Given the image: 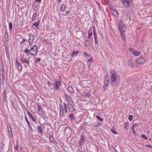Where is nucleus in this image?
I'll list each match as a JSON object with an SVG mask.
<instances>
[{
    "instance_id": "a878e982",
    "label": "nucleus",
    "mask_w": 152,
    "mask_h": 152,
    "mask_svg": "<svg viewBox=\"0 0 152 152\" xmlns=\"http://www.w3.org/2000/svg\"><path fill=\"white\" fill-rule=\"evenodd\" d=\"M64 104V111L66 113H67V106L66 104L64 102L63 103Z\"/></svg>"
},
{
    "instance_id": "8fccbe9b",
    "label": "nucleus",
    "mask_w": 152,
    "mask_h": 152,
    "mask_svg": "<svg viewBox=\"0 0 152 152\" xmlns=\"http://www.w3.org/2000/svg\"><path fill=\"white\" fill-rule=\"evenodd\" d=\"M33 25L34 26H35L37 27V26H38L39 25V24H38V23H35V22L34 23H33Z\"/></svg>"
},
{
    "instance_id": "423d86ee",
    "label": "nucleus",
    "mask_w": 152,
    "mask_h": 152,
    "mask_svg": "<svg viewBox=\"0 0 152 152\" xmlns=\"http://www.w3.org/2000/svg\"><path fill=\"white\" fill-rule=\"evenodd\" d=\"M34 39V37L32 34H30L29 35V40L28 41L29 45L32 44L33 41Z\"/></svg>"
},
{
    "instance_id": "dca6fc26",
    "label": "nucleus",
    "mask_w": 152,
    "mask_h": 152,
    "mask_svg": "<svg viewBox=\"0 0 152 152\" xmlns=\"http://www.w3.org/2000/svg\"><path fill=\"white\" fill-rule=\"evenodd\" d=\"M27 114L29 116V118H30L31 119L32 121L34 122H35L36 121L34 117L31 114L30 112L29 111H28L27 112Z\"/></svg>"
},
{
    "instance_id": "e433bc0d",
    "label": "nucleus",
    "mask_w": 152,
    "mask_h": 152,
    "mask_svg": "<svg viewBox=\"0 0 152 152\" xmlns=\"http://www.w3.org/2000/svg\"><path fill=\"white\" fill-rule=\"evenodd\" d=\"M133 116L132 115H130L128 118L129 120L131 121L133 119Z\"/></svg>"
},
{
    "instance_id": "6e6d98bb",
    "label": "nucleus",
    "mask_w": 152,
    "mask_h": 152,
    "mask_svg": "<svg viewBox=\"0 0 152 152\" xmlns=\"http://www.w3.org/2000/svg\"><path fill=\"white\" fill-rule=\"evenodd\" d=\"M26 41V39H22V41L20 42V43L22 44L23 43L25 42V41Z\"/></svg>"
},
{
    "instance_id": "13d9d810",
    "label": "nucleus",
    "mask_w": 152,
    "mask_h": 152,
    "mask_svg": "<svg viewBox=\"0 0 152 152\" xmlns=\"http://www.w3.org/2000/svg\"><path fill=\"white\" fill-rule=\"evenodd\" d=\"M92 61V58H91L88 60V62H90L91 61Z\"/></svg>"
},
{
    "instance_id": "09e8293b",
    "label": "nucleus",
    "mask_w": 152,
    "mask_h": 152,
    "mask_svg": "<svg viewBox=\"0 0 152 152\" xmlns=\"http://www.w3.org/2000/svg\"><path fill=\"white\" fill-rule=\"evenodd\" d=\"M29 50L28 49H26L24 51V52L25 53H28L29 52Z\"/></svg>"
},
{
    "instance_id": "5701e85b",
    "label": "nucleus",
    "mask_w": 152,
    "mask_h": 152,
    "mask_svg": "<svg viewBox=\"0 0 152 152\" xmlns=\"http://www.w3.org/2000/svg\"><path fill=\"white\" fill-rule=\"evenodd\" d=\"M92 34V30H89L88 32V39H90L91 37V36Z\"/></svg>"
},
{
    "instance_id": "412c9836",
    "label": "nucleus",
    "mask_w": 152,
    "mask_h": 152,
    "mask_svg": "<svg viewBox=\"0 0 152 152\" xmlns=\"http://www.w3.org/2000/svg\"><path fill=\"white\" fill-rule=\"evenodd\" d=\"M140 53L139 52H138L137 51H136L135 50H134V51H132V54H134V55L135 56H137L139 55Z\"/></svg>"
},
{
    "instance_id": "2eb2a0df",
    "label": "nucleus",
    "mask_w": 152,
    "mask_h": 152,
    "mask_svg": "<svg viewBox=\"0 0 152 152\" xmlns=\"http://www.w3.org/2000/svg\"><path fill=\"white\" fill-rule=\"evenodd\" d=\"M25 119H26V121L28 125V128L31 131H33V129H32V126H31V124L30 123V122H29L28 119H27V117H26V116H25Z\"/></svg>"
},
{
    "instance_id": "a211bd4d",
    "label": "nucleus",
    "mask_w": 152,
    "mask_h": 152,
    "mask_svg": "<svg viewBox=\"0 0 152 152\" xmlns=\"http://www.w3.org/2000/svg\"><path fill=\"white\" fill-rule=\"evenodd\" d=\"M69 117L70 118V120L72 121L75 120L76 119L74 114L72 113H71L69 114Z\"/></svg>"
},
{
    "instance_id": "79ce46f5",
    "label": "nucleus",
    "mask_w": 152,
    "mask_h": 152,
    "mask_svg": "<svg viewBox=\"0 0 152 152\" xmlns=\"http://www.w3.org/2000/svg\"><path fill=\"white\" fill-rule=\"evenodd\" d=\"M64 96L66 97V99H67L68 100H69V99H70V97L67 94L65 93L64 94Z\"/></svg>"
},
{
    "instance_id": "393cba45",
    "label": "nucleus",
    "mask_w": 152,
    "mask_h": 152,
    "mask_svg": "<svg viewBox=\"0 0 152 152\" xmlns=\"http://www.w3.org/2000/svg\"><path fill=\"white\" fill-rule=\"evenodd\" d=\"M66 8L65 5L64 4H62L60 10L62 12L65 11Z\"/></svg>"
},
{
    "instance_id": "c03bdc74",
    "label": "nucleus",
    "mask_w": 152,
    "mask_h": 152,
    "mask_svg": "<svg viewBox=\"0 0 152 152\" xmlns=\"http://www.w3.org/2000/svg\"><path fill=\"white\" fill-rule=\"evenodd\" d=\"M83 96L85 97H86V96H87V97L91 96L90 94L88 93H87L85 94V95H84Z\"/></svg>"
},
{
    "instance_id": "ea45409f",
    "label": "nucleus",
    "mask_w": 152,
    "mask_h": 152,
    "mask_svg": "<svg viewBox=\"0 0 152 152\" xmlns=\"http://www.w3.org/2000/svg\"><path fill=\"white\" fill-rule=\"evenodd\" d=\"M19 145H18V143H17V144L16 145L15 147V150L16 151H18L19 149Z\"/></svg>"
},
{
    "instance_id": "69168bd1",
    "label": "nucleus",
    "mask_w": 152,
    "mask_h": 152,
    "mask_svg": "<svg viewBox=\"0 0 152 152\" xmlns=\"http://www.w3.org/2000/svg\"><path fill=\"white\" fill-rule=\"evenodd\" d=\"M94 39H95V40H96V39H97V37H96V36H95L94 35Z\"/></svg>"
},
{
    "instance_id": "de8ad7c7",
    "label": "nucleus",
    "mask_w": 152,
    "mask_h": 152,
    "mask_svg": "<svg viewBox=\"0 0 152 152\" xmlns=\"http://www.w3.org/2000/svg\"><path fill=\"white\" fill-rule=\"evenodd\" d=\"M83 54L84 55H85V56H90V55H88L87 53H86V52H84L83 53Z\"/></svg>"
},
{
    "instance_id": "f257e3e1",
    "label": "nucleus",
    "mask_w": 152,
    "mask_h": 152,
    "mask_svg": "<svg viewBox=\"0 0 152 152\" xmlns=\"http://www.w3.org/2000/svg\"><path fill=\"white\" fill-rule=\"evenodd\" d=\"M118 28L120 33H124L126 30V26L122 22V20H120L118 23Z\"/></svg>"
},
{
    "instance_id": "0eeeda50",
    "label": "nucleus",
    "mask_w": 152,
    "mask_h": 152,
    "mask_svg": "<svg viewBox=\"0 0 152 152\" xmlns=\"http://www.w3.org/2000/svg\"><path fill=\"white\" fill-rule=\"evenodd\" d=\"M7 129L9 132V136L11 137H13V134L12 132V129L11 127L10 126H7Z\"/></svg>"
},
{
    "instance_id": "f3484780",
    "label": "nucleus",
    "mask_w": 152,
    "mask_h": 152,
    "mask_svg": "<svg viewBox=\"0 0 152 152\" xmlns=\"http://www.w3.org/2000/svg\"><path fill=\"white\" fill-rule=\"evenodd\" d=\"M91 41L90 40L87 39L86 40H84V44L85 47H87L89 45V44L91 43Z\"/></svg>"
},
{
    "instance_id": "f8f14e48",
    "label": "nucleus",
    "mask_w": 152,
    "mask_h": 152,
    "mask_svg": "<svg viewBox=\"0 0 152 152\" xmlns=\"http://www.w3.org/2000/svg\"><path fill=\"white\" fill-rule=\"evenodd\" d=\"M6 94V90H4L2 94L3 98V102H6L7 100Z\"/></svg>"
},
{
    "instance_id": "2f4dec72",
    "label": "nucleus",
    "mask_w": 152,
    "mask_h": 152,
    "mask_svg": "<svg viewBox=\"0 0 152 152\" xmlns=\"http://www.w3.org/2000/svg\"><path fill=\"white\" fill-rule=\"evenodd\" d=\"M37 13H34L33 15V16L32 17V19L33 20H34L37 17Z\"/></svg>"
},
{
    "instance_id": "6e6552de",
    "label": "nucleus",
    "mask_w": 152,
    "mask_h": 152,
    "mask_svg": "<svg viewBox=\"0 0 152 152\" xmlns=\"http://www.w3.org/2000/svg\"><path fill=\"white\" fill-rule=\"evenodd\" d=\"M136 62L138 64H142L145 62V60L143 57H140L136 60Z\"/></svg>"
},
{
    "instance_id": "0e129e2a",
    "label": "nucleus",
    "mask_w": 152,
    "mask_h": 152,
    "mask_svg": "<svg viewBox=\"0 0 152 152\" xmlns=\"http://www.w3.org/2000/svg\"><path fill=\"white\" fill-rule=\"evenodd\" d=\"M133 132V133L134 135H135V134H136V132H135V131H134L133 132Z\"/></svg>"
},
{
    "instance_id": "473e14b6",
    "label": "nucleus",
    "mask_w": 152,
    "mask_h": 152,
    "mask_svg": "<svg viewBox=\"0 0 152 152\" xmlns=\"http://www.w3.org/2000/svg\"><path fill=\"white\" fill-rule=\"evenodd\" d=\"M124 33H121V35L122 36V38H123V39L124 41H126V38L125 37V35L123 34Z\"/></svg>"
},
{
    "instance_id": "cd10ccee",
    "label": "nucleus",
    "mask_w": 152,
    "mask_h": 152,
    "mask_svg": "<svg viewBox=\"0 0 152 152\" xmlns=\"http://www.w3.org/2000/svg\"><path fill=\"white\" fill-rule=\"evenodd\" d=\"M79 52L78 51H77L75 52L74 50H73L72 51V53L71 55V56L72 57H73L74 55H76Z\"/></svg>"
},
{
    "instance_id": "bb28decb",
    "label": "nucleus",
    "mask_w": 152,
    "mask_h": 152,
    "mask_svg": "<svg viewBox=\"0 0 152 152\" xmlns=\"http://www.w3.org/2000/svg\"><path fill=\"white\" fill-rule=\"evenodd\" d=\"M84 141L80 139L78 142L79 145L80 147H81L83 145Z\"/></svg>"
},
{
    "instance_id": "72a5a7b5",
    "label": "nucleus",
    "mask_w": 152,
    "mask_h": 152,
    "mask_svg": "<svg viewBox=\"0 0 152 152\" xmlns=\"http://www.w3.org/2000/svg\"><path fill=\"white\" fill-rule=\"evenodd\" d=\"M9 30L10 31H11L12 29V25L11 22H10L9 24Z\"/></svg>"
},
{
    "instance_id": "1a4fd4ad",
    "label": "nucleus",
    "mask_w": 152,
    "mask_h": 152,
    "mask_svg": "<svg viewBox=\"0 0 152 152\" xmlns=\"http://www.w3.org/2000/svg\"><path fill=\"white\" fill-rule=\"evenodd\" d=\"M122 4L126 7H129L130 5V3L128 0L123 1Z\"/></svg>"
},
{
    "instance_id": "c9c22d12",
    "label": "nucleus",
    "mask_w": 152,
    "mask_h": 152,
    "mask_svg": "<svg viewBox=\"0 0 152 152\" xmlns=\"http://www.w3.org/2000/svg\"><path fill=\"white\" fill-rule=\"evenodd\" d=\"M55 85L59 86L61 85V82L60 81H57L56 82V83L55 84H54Z\"/></svg>"
},
{
    "instance_id": "5fc2aeb1",
    "label": "nucleus",
    "mask_w": 152,
    "mask_h": 152,
    "mask_svg": "<svg viewBox=\"0 0 152 152\" xmlns=\"http://www.w3.org/2000/svg\"><path fill=\"white\" fill-rule=\"evenodd\" d=\"M132 126H133V127H135L138 126V125L136 124H134Z\"/></svg>"
},
{
    "instance_id": "c85d7f7f",
    "label": "nucleus",
    "mask_w": 152,
    "mask_h": 152,
    "mask_svg": "<svg viewBox=\"0 0 152 152\" xmlns=\"http://www.w3.org/2000/svg\"><path fill=\"white\" fill-rule=\"evenodd\" d=\"M86 137L84 135H83L82 134H81L80 135V140H83L84 141L85 140Z\"/></svg>"
},
{
    "instance_id": "ddd939ff",
    "label": "nucleus",
    "mask_w": 152,
    "mask_h": 152,
    "mask_svg": "<svg viewBox=\"0 0 152 152\" xmlns=\"http://www.w3.org/2000/svg\"><path fill=\"white\" fill-rule=\"evenodd\" d=\"M109 79H107V80L106 79H105L104 80V90H105L106 89H107V88L108 86V84L109 83Z\"/></svg>"
},
{
    "instance_id": "774afa93",
    "label": "nucleus",
    "mask_w": 152,
    "mask_h": 152,
    "mask_svg": "<svg viewBox=\"0 0 152 152\" xmlns=\"http://www.w3.org/2000/svg\"><path fill=\"white\" fill-rule=\"evenodd\" d=\"M110 10L112 12V11H113V10H114V9H113V8H112L111 7H110Z\"/></svg>"
},
{
    "instance_id": "20e7f679",
    "label": "nucleus",
    "mask_w": 152,
    "mask_h": 152,
    "mask_svg": "<svg viewBox=\"0 0 152 152\" xmlns=\"http://www.w3.org/2000/svg\"><path fill=\"white\" fill-rule=\"evenodd\" d=\"M15 66L17 69L19 71H21L22 69V65L19 62V60L17 58H16V60Z\"/></svg>"
},
{
    "instance_id": "49530a36",
    "label": "nucleus",
    "mask_w": 152,
    "mask_h": 152,
    "mask_svg": "<svg viewBox=\"0 0 152 152\" xmlns=\"http://www.w3.org/2000/svg\"><path fill=\"white\" fill-rule=\"evenodd\" d=\"M4 147V144L2 143H0V148H3Z\"/></svg>"
},
{
    "instance_id": "7c9ffc66",
    "label": "nucleus",
    "mask_w": 152,
    "mask_h": 152,
    "mask_svg": "<svg viewBox=\"0 0 152 152\" xmlns=\"http://www.w3.org/2000/svg\"><path fill=\"white\" fill-rule=\"evenodd\" d=\"M128 64L131 67L133 66V63L132 60H129L128 61Z\"/></svg>"
},
{
    "instance_id": "c756f323",
    "label": "nucleus",
    "mask_w": 152,
    "mask_h": 152,
    "mask_svg": "<svg viewBox=\"0 0 152 152\" xmlns=\"http://www.w3.org/2000/svg\"><path fill=\"white\" fill-rule=\"evenodd\" d=\"M5 51L6 52V54L7 56H9V47H6L5 48Z\"/></svg>"
},
{
    "instance_id": "a19ab883",
    "label": "nucleus",
    "mask_w": 152,
    "mask_h": 152,
    "mask_svg": "<svg viewBox=\"0 0 152 152\" xmlns=\"http://www.w3.org/2000/svg\"><path fill=\"white\" fill-rule=\"evenodd\" d=\"M96 118H98L100 121H103V119L99 117L98 115H97L96 116Z\"/></svg>"
},
{
    "instance_id": "f704fd0d",
    "label": "nucleus",
    "mask_w": 152,
    "mask_h": 152,
    "mask_svg": "<svg viewBox=\"0 0 152 152\" xmlns=\"http://www.w3.org/2000/svg\"><path fill=\"white\" fill-rule=\"evenodd\" d=\"M53 86L52 87H54L56 90H58L59 89L58 86L54 84H52Z\"/></svg>"
},
{
    "instance_id": "37998d69",
    "label": "nucleus",
    "mask_w": 152,
    "mask_h": 152,
    "mask_svg": "<svg viewBox=\"0 0 152 152\" xmlns=\"http://www.w3.org/2000/svg\"><path fill=\"white\" fill-rule=\"evenodd\" d=\"M40 61V59L39 58H36L35 60V63H37L38 62H39Z\"/></svg>"
},
{
    "instance_id": "39448f33",
    "label": "nucleus",
    "mask_w": 152,
    "mask_h": 152,
    "mask_svg": "<svg viewBox=\"0 0 152 152\" xmlns=\"http://www.w3.org/2000/svg\"><path fill=\"white\" fill-rule=\"evenodd\" d=\"M67 106L68 110L69 112L72 113L75 112V109L72 105L69 104H67Z\"/></svg>"
},
{
    "instance_id": "aec40b11",
    "label": "nucleus",
    "mask_w": 152,
    "mask_h": 152,
    "mask_svg": "<svg viewBox=\"0 0 152 152\" xmlns=\"http://www.w3.org/2000/svg\"><path fill=\"white\" fill-rule=\"evenodd\" d=\"M31 48L32 50H35L36 51L35 53L36 54L35 56H36L38 52V50L37 46L36 45H34L33 46V47Z\"/></svg>"
},
{
    "instance_id": "6ab92c4d",
    "label": "nucleus",
    "mask_w": 152,
    "mask_h": 152,
    "mask_svg": "<svg viewBox=\"0 0 152 152\" xmlns=\"http://www.w3.org/2000/svg\"><path fill=\"white\" fill-rule=\"evenodd\" d=\"M1 77H2V81L1 82H0V83L2 84H3L4 83V81L5 80V78L4 77V72H2L1 74Z\"/></svg>"
},
{
    "instance_id": "4c0bfd02",
    "label": "nucleus",
    "mask_w": 152,
    "mask_h": 152,
    "mask_svg": "<svg viewBox=\"0 0 152 152\" xmlns=\"http://www.w3.org/2000/svg\"><path fill=\"white\" fill-rule=\"evenodd\" d=\"M110 131L114 134H117V132L115 131L113 129H111Z\"/></svg>"
},
{
    "instance_id": "58836bf2",
    "label": "nucleus",
    "mask_w": 152,
    "mask_h": 152,
    "mask_svg": "<svg viewBox=\"0 0 152 152\" xmlns=\"http://www.w3.org/2000/svg\"><path fill=\"white\" fill-rule=\"evenodd\" d=\"M141 137L144 139L145 140L148 139V137L147 136L144 134H142L141 135Z\"/></svg>"
},
{
    "instance_id": "4468645a",
    "label": "nucleus",
    "mask_w": 152,
    "mask_h": 152,
    "mask_svg": "<svg viewBox=\"0 0 152 152\" xmlns=\"http://www.w3.org/2000/svg\"><path fill=\"white\" fill-rule=\"evenodd\" d=\"M37 113L38 114L41 115L43 113V110L41 106L38 107Z\"/></svg>"
},
{
    "instance_id": "9b49d317",
    "label": "nucleus",
    "mask_w": 152,
    "mask_h": 152,
    "mask_svg": "<svg viewBox=\"0 0 152 152\" xmlns=\"http://www.w3.org/2000/svg\"><path fill=\"white\" fill-rule=\"evenodd\" d=\"M59 109L60 110V115L61 116H64L65 115L63 107L61 106L59 107Z\"/></svg>"
},
{
    "instance_id": "9d476101",
    "label": "nucleus",
    "mask_w": 152,
    "mask_h": 152,
    "mask_svg": "<svg viewBox=\"0 0 152 152\" xmlns=\"http://www.w3.org/2000/svg\"><path fill=\"white\" fill-rule=\"evenodd\" d=\"M40 125L41 126H38L37 127V129L38 134H42V129L41 127L42 126V124H40Z\"/></svg>"
},
{
    "instance_id": "b1692460",
    "label": "nucleus",
    "mask_w": 152,
    "mask_h": 152,
    "mask_svg": "<svg viewBox=\"0 0 152 152\" xmlns=\"http://www.w3.org/2000/svg\"><path fill=\"white\" fill-rule=\"evenodd\" d=\"M112 14L115 17L118 16L119 15L118 12L115 10H113V11H112Z\"/></svg>"
},
{
    "instance_id": "3c124183",
    "label": "nucleus",
    "mask_w": 152,
    "mask_h": 152,
    "mask_svg": "<svg viewBox=\"0 0 152 152\" xmlns=\"http://www.w3.org/2000/svg\"><path fill=\"white\" fill-rule=\"evenodd\" d=\"M5 39L6 40V41H8L9 39H8V35H7V36L6 35H5Z\"/></svg>"
},
{
    "instance_id": "f03ea898",
    "label": "nucleus",
    "mask_w": 152,
    "mask_h": 152,
    "mask_svg": "<svg viewBox=\"0 0 152 152\" xmlns=\"http://www.w3.org/2000/svg\"><path fill=\"white\" fill-rule=\"evenodd\" d=\"M110 72L113 73L111 77V81L113 83H115L117 80L118 73L116 72L113 71V70H111Z\"/></svg>"
},
{
    "instance_id": "603ef678",
    "label": "nucleus",
    "mask_w": 152,
    "mask_h": 152,
    "mask_svg": "<svg viewBox=\"0 0 152 152\" xmlns=\"http://www.w3.org/2000/svg\"><path fill=\"white\" fill-rule=\"evenodd\" d=\"M128 124L127 123V122H126V124H125L124 125V128L126 129L127 127V125H128Z\"/></svg>"
},
{
    "instance_id": "4d7b16f0",
    "label": "nucleus",
    "mask_w": 152,
    "mask_h": 152,
    "mask_svg": "<svg viewBox=\"0 0 152 152\" xmlns=\"http://www.w3.org/2000/svg\"><path fill=\"white\" fill-rule=\"evenodd\" d=\"M95 45H96L98 44H99V43H98L97 39L95 40Z\"/></svg>"
},
{
    "instance_id": "680f3d73",
    "label": "nucleus",
    "mask_w": 152,
    "mask_h": 152,
    "mask_svg": "<svg viewBox=\"0 0 152 152\" xmlns=\"http://www.w3.org/2000/svg\"><path fill=\"white\" fill-rule=\"evenodd\" d=\"M146 146L148 147H149L152 148V146L150 145H147Z\"/></svg>"
},
{
    "instance_id": "e2e57ef3",
    "label": "nucleus",
    "mask_w": 152,
    "mask_h": 152,
    "mask_svg": "<svg viewBox=\"0 0 152 152\" xmlns=\"http://www.w3.org/2000/svg\"><path fill=\"white\" fill-rule=\"evenodd\" d=\"M5 45V47L6 48V47H9L8 46V44L6 43H5V45Z\"/></svg>"
},
{
    "instance_id": "864d4df0",
    "label": "nucleus",
    "mask_w": 152,
    "mask_h": 152,
    "mask_svg": "<svg viewBox=\"0 0 152 152\" xmlns=\"http://www.w3.org/2000/svg\"><path fill=\"white\" fill-rule=\"evenodd\" d=\"M48 85H49L50 86H53L52 84V83H51L50 82V81H48Z\"/></svg>"
},
{
    "instance_id": "052dcab7",
    "label": "nucleus",
    "mask_w": 152,
    "mask_h": 152,
    "mask_svg": "<svg viewBox=\"0 0 152 152\" xmlns=\"http://www.w3.org/2000/svg\"><path fill=\"white\" fill-rule=\"evenodd\" d=\"M133 50V49L132 48H129V50L131 51H132Z\"/></svg>"
},
{
    "instance_id": "338daca9",
    "label": "nucleus",
    "mask_w": 152,
    "mask_h": 152,
    "mask_svg": "<svg viewBox=\"0 0 152 152\" xmlns=\"http://www.w3.org/2000/svg\"><path fill=\"white\" fill-rule=\"evenodd\" d=\"M42 0H35V1H39V2H40Z\"/></svg>"
},
{
    "instance_id": "a18cd8bd",
    "label": "nucleus",
    "mask_w": 152,
    "mask_h": 152,
    "mask_svg": "<svg viewBox=\"0 0 152 152\" xmlns=\"http://www.w3.org/2000/svg\"><path fill=\"white\" fill-rule=\"evenodd\" d=\"M32 49H31H31L29 50V53L31 54V55L33 56H35V54H34L32 52H31V50H32Z\"/></svg>"
},
{
    "instance_id": "4be33fe9",
    "label": "nucleus",
    "mask_w": 152,
    "mask_h": 152,
    "mask_svg": "<svg viewBox=\"0 0 152 152\" xmlns=\"http://www.w3.org/2000/svg\"><path fill=\"white\" fill-rule=\"evenodd\" d=\"M67 91H68L71 93H73L74 92V90L72 87L71 86H69L68 87Z\"/></svg>"
},
{
    "instance_id": "bf43d9fd",
    "label": "nucleus",
    "mask_w": 152,
    "mask_h": 152,
    "mask_svg": "<svg viewBox=\"0 0 152 152\" xmlns=\"http://www.w3.org/2000/svg\"><path fill=\"white\" fill-rule=\"evenodd\" d=\"M132 132L135 131L134 127H133V126H132Z\"/></svg>"
},
{
    "instance_id": "7ed1b4c3",
    "label": "nucleus",
    "mask_w": 152,
    "mask_h": 152,
    "mask_svg": "<svg viewBox=\"0 0 152 152\" xmlns=\"http://www.w3.org/2000/svg\"><path fill=\"white\" fill-rule=\"evenodd\" d=\"M20 60L23 63V64H24V63H25L27 64V66L25 65V66H29L30 61L29 60H28L27 59L25 58L24 57H23L22 56L20 57Z\"/></svg>"
}]
</instances>
